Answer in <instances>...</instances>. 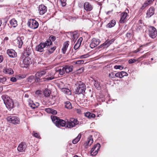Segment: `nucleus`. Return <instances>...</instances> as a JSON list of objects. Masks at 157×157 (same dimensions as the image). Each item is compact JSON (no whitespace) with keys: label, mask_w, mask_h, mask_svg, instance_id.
<instances>
[{"label":"nucleus","mask_w":157,"mask_h":157,"mask_svg":"<svg viewBox=\"0 0 157 157\" xmlns=\"http://www.w3.org/2000/svg\"><path fill=\"white\" fill-rule=\"evenodd\" d=\"M75 94H83L86 90V85L85 83L81 81H78L75 84Z\"/></svg>","instance_id":"1"},{"label":"nucleus","mask_w":157,"mask_h":157,"mask_svg":"<svg viewBox=\"0 0 157 157\" xmlns=\"http://www.w3.org/2000/svg\"><path fill=\"white\" fill-rule=\"evenodd\" d=\"M2 98L4 101L6 107L9 109L13 108L14 103L13 100L10 99L7 95H3L2 96Z\"/></svg>","instance_id":"2"},{"label":"nucleus","mask_w":157,"mask_h":157,"mask_svg":"<svg viewBox=\"0 0 157 157\" xmlns=\"http://www.w3.org/2000/svg\"><path fill=\"white\" fill-rule=\"evenodd\" d=\"M51 118L53 122L57 126L59 127L61 126L66 127V122L65 121L59 119L56 116H51Z\"/></svg>","instance_id":"3"},{"label":"nucleus","mask_w":157,"mask_h":157,"mask_svg":"<svg viewBox=\"0 0 157 157\" xmlns=\"http://www.w3.org/2000/svg\"><path fill=\"white\" fill-rule=\"evenodd\" d=\"M78 123L79 122L77 119L72 118L70 121H68L66 122L65 127L71 128L78 124Z\"/></svg>","instance_id":"4"},{"label":"nucleus","mask_w":157,"mask_h":157,"mask_svg":"<svg viewBox=\"0 0 157 157\" xmlns=\"http://www.w3.org/2000/svg\"><path fill=\"white\" fill-rule=\"evenodd\" d=\"M8 121L14 124H19L20 122L19 118L17 116H10L7 118Z\"/></svg>","instance_id":"5"},{"label":"nucleus","mask_w":157,"mask_h":157,"mask_svg":"<svg viewBox=\"0 0 157 157\" xmlns=\"http://www.w3.org/2000/svg\"><path fill=\"white\" fill-rule=\"evenodd\" d=\"M28 25L29 27L33 29H37L39 26L38 23L34 19L30 20L28 23Z\"/></svg>","instance_id":"6"},{"label":"nucleus","mask_w":157,"mask_h":157,"mask_svg":"<svg viewBox=\"0 0 157 157\" xmlns=\"http://www.w3.org/2000/svg\"><path fill=\"white\" fill-rule=\"evenodd\" d=\"M128 10L127 9L125 11V12L122 13L121 15V18L120 20V23L123 24L125 23L127 20V17L128 16Z\"/></svg>","instance_id":"7"},{"label":"nucleus","mask_w":157,"mask_h":157,"mask_svg":"<svg viewBox=\"0 0 157 157\" xmlns=\"http://www.w3.org/2000/svg\"><path fill=\"white\" fill-rule=\"evenodd\" d=\"M101 145L99 143H97L92 148L90 151V154L92 155H96L99 151Z\"/></svg>","instance_id":"8"},{"label":"nucleus","mask_w":157,"mask_h":157,"mask_svg":"<svg viewBox=\"0 0 157 157\" xmlns=\"http://www.w3.org/2000/svg\"><path fill=\"white\" fill-rule=\"evenodd\" d=\"M157 35V31L153 27H151L149 30V35L152 38H155Z\"/></svg>","instance_id":"9"},{"label":"nucleus","mask_w":157,"mask_h":157,"mask_svg":"<svg viewBox=\"0 0 157 157\" xmlns=\"http://www.w3.org/2000/svg\"><path fill=\"white\" fill-rule=\"evenodd\" d=\"M38 11L40 15H43L47 11V7L43 4H41L38 6Z\"/></svg>","instance_id":"10"},{"label":"nucleus","mask_w":157,"mask_h":157,"mask_svg":"<svg viewBox=\"0 0 157 157\" xmlns=\"http://www.w3.org/2000/svg\"><path fill=\"white\" fill-rule=\"evenodd\" d=\"M100 40L99 39L96 38H93L91 40V42L90 44V46L92 48H93L97 45L100 43Z\"/></svg>","instance_id":"11"},{"label":"nucleus","mask_w":157,"mask_h":157,"mask_svg":"<svg viewBox=\"0 0 157 157\" xmlns=\"http://www.w3.org/2000/svg\"><path fill=\"white\" fill-rule=\"evenodd\" d=\"M26 147V145L25 142H21L19 145L17 147V150L20 152L25 151Z\"/></svg>","instance_id":"12"},{"label":"nucleus","mask_w":157,"mask_h":157,"mask_svg":"<svg viewBox=\"0 0 157 157\" xmlns=\"http://www.w3.org/2000/svg\"><path fill=\"white\" fill-rule=\"evenodd\" d=\"M84 8L87 11H90L93 9V6L88 2H85L84 4Z\"/></svg>","instance_id":"13"},{"label":"nucleus","mask_w":157,"mask_h":157,"mask_svg":"<svg viewBox=\"0 0 157 157\" xmlns=\"http://www.w3.org/2000/svg\"><path fill=\"white\" fill-rule=\"evenodd\" d=\"M93 140L92 136H90L88 138L87 141L84 144L85 148H87L88 146H90L93 143Z\"/></svg>","instance_id":"14"},{"label":"nucleus","mask_w":157,"mask_h":157,"mask_svg":"<svg viewBox=\"0 0 157 157\" xmlns=\"http://www.w3.org/2000/svg\"><path fill=\"white\" fill-rule=\"evenodd\" d=\"M114 40L112 39L110 40H107L104 43L100 46V48H107L112 43H113Z\"/></svg>","instance_id":"15"},{"label":"nucleus","mask_w":157,"mask_h":157,"mask_svg":"<svg viewBox=\"0 0 157 157\" xmlns=\"http://www.w3.org/2000/svg\"><path fill=\"white\" fill-rule=\"evenodd\" d=\"M7 53L10 57H15L17 56V53L14 50L12 49H8L7 51Z\"/></svg>","instance_id":"16"},{"label":"nucleus","mask_w":157,"mask_h":157,"mask_svg":"<svg viewBox=\"0 0 157 157\" xmlns=\"http://www.w3.org/2000/svg\"><path fill=\"white\" fill-rule=\"evenodd\" d=\"M155 13V8L153 6L151 7L147 11V17H150L152 16Z\"/></svg>","instance_id":"17"},{"label":"nucleus","mask_w":157,"mask_h":157,"mask_svg":"<svg viewBox=\"0 0 157 157\" xmlns=\"http://www.w3.org/2000/svg\"><path fill=\"white\" fill-rule=\"evenodd\" d=\"M15 41L17 43V46L19 48H21L22 45H23V42L21 37H17Z\"/></svg>","instance_id":"18"},{"label":"nucleus","mask_w":157,"mask_h":157,"mask_svg":"<svg viewBox=\"0 0 157 157\" xmlns=\"http://www.w3.org/2000/svg\"><path fill=\"white\" fill-rule=\"evenodd\" d=\"M45 48L44 44H43V43H40L36 47V50L40 52H42L44 51V48Z\"/></svg>","instance_id":"19"},{"label":"nucleus","mask_w":157,"mask_h":157,"mask_svg":"<svg viewBox=\"0 0 157 157\" xmlns=\"http://www.w3.org/2000/svg\"><path fill=\"white\" fill-rule=\"evenodd\" d=\"M82 40L83 39L82 37H80L79 38L74 47V48L75 50H77L80 47Z\"/></svg>","instance_id":"20"},{"label":"nucleus","mask_w":157,"mask_h":157,"mask_svg":"<svg viewBox=\"0 0 157 157\" xmlns=\"http://www.w3.org/2000/svg\"><path fill=\"white\" fill-rule=\"evenodd\" d=\"M23 63L26 65H29L30 64L32 63V62L30 58L29 57H25L23 60Z\"/></svg>","instance_id":"21"},{"label":"nucleus","mask_w":157,"mask_h":157,"mask_svg":"<svg viewBox=\"0 0 157 157\" xmlns=\"http://www.w3.org/2000/svg\"><path fill=\"white\" fill-rule=\"evenodd\" d=\"M69 41H67L64 43L63 44V46L62 49V52L63 54L66 53V52L67 49V48L69 45Z\"/></svg>","instance_id":"22"},{"label":"nucleus","mask_w":157,"mask_h":157,"mask_svg":"<svg viewBox=\"0 0 157 157\" xmlns=\"http://www.w3.org/2000/svg\"><path fill=\"white\" fill-rule=\"evenodd\" d=\"M33 51V49L31 47H27L24 52V54L25 56H29Z\"/></svg>","instance_id":"23"},{"label":"nucleus","mask_w":157,"mask_h":157,"mask_svg":"<svg viewBox=\"0 0 157 157\" xmlns=\"http://www.w3.org/2000/svg\"><path fill=\"white\" fill-rule=\"evenodd\" d=\"M64 70L67 73H69L71 72L73 70L72 66L66 65L64 67Z\"/></svg>","instance_id":"24"},{"label":"nucleus","mask_w":157,"mask_h":157,"mask_svg":"<svg viewBox=\"0 0 157 157\" xmlns=\"http://www.w3.org/2000/svg\"><path fill=\"white\" fill-rule=\"evenodd\" d=\"M61 91L66 95H69L71 94V91L68 89L63 88L61 89Z\"/></svg>","instance_id":"25"},{"label":"nucleus","mask_w":157,"mask_h":157,"mask_svg":"<svg viewBox=\"0 0 157 157\" xmlns=\"http://www.w3.org/2000/svg\"><path fill=\"white\" fill-rule=\"evenodd\" d=\"M3 72L4 73L6 74H8L9 75H12L13 73V70L10 68H7L4 69L3 70Z\"/></svg>","instance_id":"26"},{"label":"nucleus","mask_w":157,"mask_h":157,"mask_svg":"<svg viewBox=\"0 0 157 157\" xmlns=\"http://www.w3.org/2000/svg\"><path fill=\"white\" fill-rule=\"evenodd\" d=\"M10 23L12 26L16 27L17 25V21L15 19H12L10 21Z\"/></svg>","instance_id":"27"},{"label":"nucleus","mask_w":157,"mask_h":157,"mask_svg":"<svg viewBox=\"0 0 157 157\" xmlns=\"http://www.w3.org/2000/svg\"><path fill=\"white\" fill-rule=\"evenodd\" d=\"M29 105L33 109H35L37 108L39 106V104L38 102L34 103L32 102V103H29Z\"/></svg>","instance_id":"28"},{"label":"nucleus","mask_w":157,"mask_h":157,"mask_svg":"<svg viewBox=\"0 0 157 157\" xmlns=\"http://www.w3.org/2000/svg\"><path fill=\"white\" fill-rule=\"evenodd\" d=\"M85 116L86 117L89 118H94L95 117V115L94 113H90L89 112H87L86 113H85Z\"/></svg>","instance_id":"29"},{"label":"nucleus","mask_w":157,"mask_h":157,"mask_svg":"<svg viewBox=\"0 0 157 157\" xmlns=\"http://www.w3.org/2000/svg\"><path fill=\"white\" fill-rule=\"evenodd\" d=\"M81 137V135L80 133L78 136L72 141V143L74 144H76L80 140Z\"/></svg>","instance_id":"30"},{"label":"nucleus","mask_w":157,"mask_h":157,"mask_svg":"<svg viewBox=\"0 0 157 157\" xmlns=\"http://www.w3.org/2000/svg\"><path fill=\"white\" fill-rule=\"evenodd\" d=\"M45 73L46 72L45 71L38 72L36 74L35 77H40L45 75Z\"/></svg>","instance_id":"31"},{"label":"nucleus","mask_w":157,"mask_h":157,"mask_svg":"<svg viewBox=\"0 0 157 157\" xmlns=\"http://www.w3.org/2000/svg\"><path fill=\"white\" fill-rule=\"evenodd\" d=\"M115 24V21L114 20H112L107 24V26L109 28H111L113 27Z\"/></svg>","instance_id":"32"},{"label":"nucleus","mask_w":157,"mask_h":157,"mask_svg":"<svg viewBox=\"0 0 157 157\" xmlns=\"http://www.w3.org/2000/svg\"><path fill=\"white\" fill-rule=\"evenodd\" d=\"M65 107L68 109H71L72 108L71 103L69 101H67L65 102Z\"/></svg>","instance_id":"33"},{"label":"nucleus","mask_w":157,"mask_h":157,"mask_svg":"<svg viewBox=\"0 0 157 157\" xmlns=\"http://www.w3.org/2000/svg\"><path fill=\"white\" fill-rule=\"evenodd\" d=\"M43 44H44V47H48L52 44V41H51V40L48 39L44 43H43Z\"/></svg>","instance_id":"34"},{"label":"nucleus","mask_w":157,"mask_h":157,"mask_svg":"<svg viewBox=\"0 0 157 157\" xmlns=\"http://www.w3.org/2000/svg\"><path fill=\"white\" fill-rule=\"evenodd\" d=\"M78 36V34L76 32L73 33V34L72 40L73 42H75Z\"/></svg>","instance_id":"35"},{"label":"nucleus","mask_w":157,"mask_h":157,"mask_svg":"<svg viewBox=\"0 0 157 157\" xmlns=\"http://www.w3.org/2000/svg\"><path fill=\"white\" fill-rule=\"evenodd\" d=\"M84 62V61L83 60H81L74 61L72 62V63L73 65L77 64L78 65H79L83 64Z\"/></svg>","instance_id":"36"},{"label":"nucleus","mask_w":157,"mask_h":157,"mask_svg":"<svg viewBox=\"0 0 157 157\" xmlns=\"http://www.w3.org/2000/svg\"><path fill=\"white\" fill-rule=\"evenodd\" d=\"M51 94V91L48 89H45L44 92V94L45 96L47 97L50 96Z\"/></svg>","instance_id":"37"},{"label":"nucleus","mask_w":157,"mask_h":157,"mask_svg":"<svg viewBox=\"0 0 157 157\" xmlns=\"http://www.w3.org/2000/svg\"><path fill=\"white\" fill-rule=\"evenodd\" d=\"M64 70V67H62V68H60L59 70L57 71L59 73L60 75H63L65 72Z\"/></svg>","instance_id":"38"},{"label":"nucleus","mask_w":157,"mask_h":157,"mask_svg":"<svg viewBox=\"0 0 157 157\" xmlns=\"http://www.w3.org/2000/svg\"><path fill=\"white\" fill-rule=\"evenodd\" d=\"M55 78V77L54 76H48V77H46L44 78V81H48L49 80H52Z\"/></svg>","instance_id":"39"},{"label":"nucleus","mask_w":157,"mask_h":157,"mask_svg":"<svg viewBox=\"0 0 157 157\" xmlns=\"http://www.w3.org/2000/svg\"><path fill=\"white\" fill-rule=\"evenodd\" d=\"M56 47L55 46L49 48L48 49V51L49 54H51L53 53L54 51L56 50Z\"/></svg>","instance_id":"40"},{"label":"nucleus","mask_w":157,"mask_h":157,"mask_svg":"<svg viewBox=\"0 0 157 157\" xmlns=\"http://www.w3.org/2000/svg\"><path fill=\"white\" fill-rule=\"evenodd\" d=\"M121 78H123L124 76H127L128 75V73L125 71H122L120 72Z\"/></svg>","instance_id":"41"},{"label":"nucleus","mask_w":157,"mask_h":157,"mask_svg":"<svg viewBox=\"0 0 157 157\" xmlns=\"http://www.w3.org/2000/svg\"><path fill=\"white\" fill-rule=\"evenodd\" d=\"M6 81V77L2 76L0 77V83L2 84H5V82Z\"/></svg>","instance_id":"42"},{"label":"nucleus","mask_w":157,"mask_h":157,"mask_svg":"<svg viewBox=\"0 0 157 157\" xmlns=\"http://www.w3.org/2000/svg\"><path fill=\"white\" fill-rule=\"evenodd\" d=\"M32 134L33 136H34L36 138L39 139L40 138V135L38 133L34 131H33L32 133Z\"/></svg>","instance_id":"43"},{"label":"nucleus","mask_w":157,"mask_h":157,"mask_svg":"<svg viewBox=\"0 0 157 157\" xmlns=\"http://www.w3.org/2000/svg\"><path fill=\"white\" fill-rule=\"evenodd\" d=\"M148 5H149V4L148 3H147V2H146L144 3L143 5H142L141 9L142 10H143L144 9H145Z\"/></svg>","instance_id":"44"},{"label":"nucleus","mask_w":157,"mask_h":157,"mask_svg":"<svg viewBox=\"0 0 157 157\" xmlns=\"http://www.w3.org/2000/svg\"><path fill=\"white\" fill-rule=\"evenodd\" d=\"M56 37L52 35L50 36L48 39V40H51V41H52H52H54L56 40Z\"/></svg>","instance_id":"45"},{"label":"nucleus","mask_w":157,"mask_h":157,"mask_svg":"<svg viewBox=\"0 0 157 157\" xmlns=\"http://www.w3.org/2000/svg\"><path fill=\"white\" fill-rule=\"evenodd\" d=\"M114 68L116 69L122 70L123 68V67L121 65H116L114 67Z\"/></svg>","instance_id":"46"},{"label":"nucleus","mask_w":157,"mask_h":157,"mask_svg":"<svg viewBox=\"0 0 157 157\" xmlns=\"http://www.w3.org/2000/svg\"><path fill=\"white\" fill-rule=\"evenodd\" d=\"M115 74L114 72H111L109 74V76L111 78H115Z\"/></svg>","instance_id":"47"},{"label":"nucleus","mask_w":157,"mask_h":157,"mask_svg":"<svg viewBox=\"0 0 157 157\" xmlns=\"http://www.w3.org/2000/svg\"><path fill=\"white\" fill-rule=\"evenodd\" d=\"M94 85L95 87L98 88L99 86V84L98 81H95L94 83Z\"/></svg>","instance_id":"48"},{"label":"nucleus","mask_w":157,"mask_h":157,"mask_svg":"<svg viewBox=\"0 0 157 157\" xmlns=\"http://www.w3.org/2000/svg\"><path fill=\"white\" fill-rule=\"evenodd\" d=\"M136 60L134 59H131L128 60V63L130 64H131L136 62Z\"/></svg>","instance_id":"49"},{"label":"nucleus","mask_w":157,"mask_h":157,"mask_svg":"<svg viewBox=\"0 0 157 157\" xmlns=\"http://www.w3.org/2000/svg\"><path fill=\"white\" fill-rule=\"evenodd\" d=\"M67 0H60L62 6H65L66 4Z\"/></svg>","instance_id":"50"},{"label":"nucleus","mask_w":157,"mask_h":157,"mask_svg":"<svg viewBox=\"0 0 157 157\" xmlns=\"http://www.w3.org/2000/svg\"><path fill=\"white\" fill-rule=\"evenodd\" d=\"M41 79H40V77H35V81L36 82H42L41 81Z\"/></svg>","instance_id":"51"},{"label":"nucleus","mask_w":157,"mask_h":157,"mask_svg":"<svg viewBox=\"0 0 157 157\" xmlns=\"http://www.w3.org/2000/svg\"><path fill=\"white\" fill-rule=\"evenodd\" d=\"M52 109L47 108L45 109L46 111L48 113H51Z\"/></svg>","instance_id":"52"},{"label":"nucleus","mask_w":157,"mask_h":157,"mask_svg":"<svg viewBox=\"0 0 157 157\" xmlns=\"http://www.w3.org/2000/svg\"><path fill=\"white\" fill-rule=\"evenodd\" d=\"M17 80V79L15 77H12L10 78V81L13 82H16Z\"/></svg>","instance_id":"53"},{"label":"nucleus","mask_w":157,"mask_h":157,"mask_svg":"<svg viewBox=\"0 0 157 157\" xmlns=\"http://www.w3.org/2000/svg\"><path fill=\"white\" fill-rule=\"evenodd\" d=\"M115 77H118V78H121V76H120V72H117L116 74H115Z\"/></svg>","instance_id":"54"},{"label":"nucleus","mask_w":157,"mask_h":157,"mask_svg":"<svg viewBox=\"0 0 157 157\" xmlns=\"http://www.w3.org/2000/svg\"><path fill=\"white\" fill-rule=\"evenodd\" d=\"M57 113V112L56 110L52 109L51 113H52L53 114H56Z\"/></svg>","instance_id":"55"},{"label":"nucleus","mask_w":157,"mask_h":157,"mask_svg":"<svg viewBox=\"0 0 157 157\" xmlns=\"http://www.w3.org/2000/svg\"><path fill=\"white\" fill-rule=\"evenodd\" d=\"M88 56L87 55H83L82 56H80L79 57V58L80 59H82V58H86L87 57H88Z\"/></svg>","instance_id":"56"},{"label":"nucleus","mask_w":157,"mask_h":157,"mask_svg":"<svg viewBox=\"0 0 157 157\" xmlns=\"http://www.w3.org/2000/svg\"><path fill=\"white\" fill-rule=\"evenodd\" d=\"M33 78V76H30L28 78V81L29 82H31L32 81Z\"/></svg>","instance_id":"57"},{"label":"nucleus","mask_w":157,"mask_h":157,"mask_svg":"<svg viewBox=\"0 0 157 157\" xmlns=\"http://www.w3.org/2000/svg\"><path fill=\"white\" fill-rule=\"evenodd\" d=\"M3 60V57L2 56L0 55V63L2 62Z\"/></svg>","instance_id":"58"},{"label":"nucleus","mask_w":157,"mask_h":157,"mask_svg":"<svg viewBox=\"0 0 157 157\" xmlns=\"http://www.w3.org/2000/svg\"><path fill=\"white\" fill-rule=\"evenodd\" d=\"M150 54L148 53H147L144 54L143 56L142 57L143 58H145L146 56H149Z\"/></svg>","instance_id":"59"},{"label":"nucleus","mask_w":157,"mask_h":157,"mask_svg":"<svg viewBox=\"0 0 157 157\" xmlns=\"http://www.w3.org/2000/svg\"><path fill=\"white\" fill-rule=\"evenodd\" d=\"M154 0H149V1H147V3H148L149 4V5H150V4L152 3L154 1Z\"/></svg>","instance_id":"60"},{"label":"nucleus","mask_w":157,"mask_h":157,"mask_svg":"<svg viewBox=\"0 0 157 157\" xmlns=\"http://www.w3.org/2000/svg\"><path fill=\"white\" fill-rule=\"evenodd\" d=\"M8 40V38L7 37H5L4 39V41H6Z\"/></svg>","instance_id":"61"},{"label":"nucleus","mask_w":157,"mask_h":157,"mask_svg":"<svg viewBox=\"0 0 157 157\" xmlns=\"http://www.w3.org/2000/svg\"><path fill=\"white\" fill-rule=\"evenodd\" d=\"M2 24V21L0 20V27L1 26Z\"/></svg>","instance_id":"62"},{"label":"nucleus","mask_w":157,"mask_h":157,"mask_svg":"<svg viewBox=\"0 0 157 157\" xmlns=\"http://www.w3.org/2000/svg\"><path fill=\"white\" fill-rule=\"evenodd\" d=\"M139 51H140V50H139V49H138V50L137 51H134V52L135 53H136V52H139Z\"/></svg>","instance_id":"63"},{"label":"nucleus","mask_w":157,"mask_h":157,"mask_svg":"<svg viewBox=\"0 0 157 157\" xmlns=\"http://www.w3.org/2000/svg\"><path fill=\"white\" fill-rule=\"evenodd\" d=\"M151 60H153V58H151Z\"/></svg>","instance_id":"64"}]
</instances>
